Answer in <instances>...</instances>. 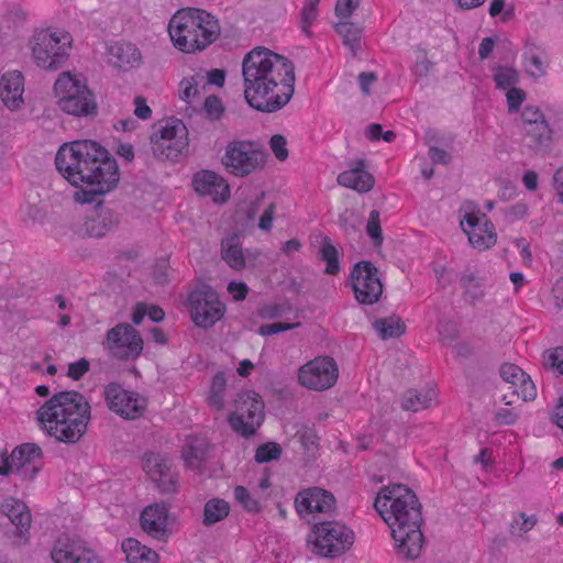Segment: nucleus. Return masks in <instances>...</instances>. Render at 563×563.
<instances>
[{"label": "nucleus", "instance_id": "nucleus-38", "mask_svg": "<svg viewBox=\"0 0 563 563\" xmlns=\"http://www.w3.org/2000/svg\"><path fill=\"white\" fill-rule=\"evenodd\" d=\"M435 397L432 389H409L402 396L401 407L409 411H419L430 406Z\"/></svg>", "mask_w": 563, "mask_h": 563}, {"label": "nucleus", "instance_id": "nucleus-25", "mask_svg": "<svg viewBox=\"0 0 563 563\" xmlns=\"http://www.w3.org/2000/svg\"><path fill=\"white\" fill-rule=\"evenodd\" d=\"M169 517L168 504L155 503L141 512L140 525L144 532L157 540H165L167 538Z\"/></svg>", "mask_w": 563, "mask_h": 563}, {"label": "nucleus", "instance_id": "nucleus-27", "mask_svg": "<svg viewBox=\"0 0 563 563\" xmlns=\"http://www.w3.org/2000/svg\"><path fill=\"white\" fill-rule=\"evenodd\" d=\"M107 53L109 63L122 71L136 69L142 64L141 51L130 42H114L107 47Z\"/></svg>", "mask_w": 563, "mask_h": 563}, {"label": "nucleus", "instance_id": "nucleus-11", "mask_svg": "<svg viewBox=\"0 0 563 563\" xmlns=\"http://www.w3.org/2000/svg\"><path fill=\"white\" fill-rule=\"evenodd\" d=\"M264 402L253 390H244L236 395L235 410L228 417L231 428L244 438H250L264 420Z\"/></svg>", "mask_w": 563, "mask_h": 563}, {"label": "nucleus", "instance_id": "nucleus-59", "mask_svg": "<svg viewBox=\"0 0 563 563\" xmlns=\"http://www.w3.org/2000/svg\"><path fill=\"white\" fill-rule=\"evenodd\" d=\"M428 155L434 164L448 165L452 159L451 155L446 151L434 145H429Z\"/></svg>", "mask_w": 563, "mask_h": 563}, {"label": "nucleus", "instance_id": "nucleus-51", "mask_svg": "<svg viewBox=\"0 0 563 563\" xmlns=\"http://www.w3.org/2000/svg\"><path fill=\"white\" fill-rule=\"evenodd\" d=\"M197 86L198 84L194 77L191 79H183L179 84V98L187 103L197 101V97L200 93Z\"/></svg>", "mask_w": 563, "mask_h": 563}, {"label": "nucleus", "instance_id": "nucleus-63", "mask_svg": "<svg viewBox=\"0 0 563 563\" xmlns=\"http://www.w3.org/2000/svg\"><path fill=\"white\" fill-rule=\"evenodd\" d=\"M274 212H275V205L274 203H269L265 208V210H264V212L261 216L260 221H258V228L262 231H269L272 229L273 219H274Z\"/></svg>", "mask_w": 563, "mask_h": 563}, {"label": "nucleus", "instance_id": "nucleus-3", "mask_svg": "<svg viewBox=\"0 0 563 563\" xmlns=\"http://www.w3.org/2000/svg\"><path fill=\"white\" fill-rule=\"evenodd\" d=\"M87 398L75 390L59 391L36 411L42 429L58 442L77 443L91 418Z\"/></svg>", "mask_w": 563, "mask_h": 563}, {"label": "nucleus", "instance_id": "nucleus-29", "mask_svg": "<svg viewBox=\"0 0 563 563\" xmlns=\"http://www.w3.org/2000/svg\"><path fill=\"white\" fill-rule=\"evenodd\" d=\"M119 223L118 214L109 208H98L82 224V234L89 238H102Z\"/></svg>", "mask_w": 563, "mask_h": 563}, {"label": "nucleus", "instance_id": "nucleus-17", "mask_svg": "<svg viewBox=\"0 0 563 563\" xmlns=\"http://www.w3.org/2000/svg\"><path fill=\"white\" fill-rule=\"evenodd\" d=\"M339 368L330 356L317 357L302 365L298 372L299 383L312 390H325L338 380Z\"/></svg>", "mask_w": 563, "mask_h": 563}, {"label": "nucleus", "instance_id": "nucleus-31", "mask_svg": "<svg viewBox=\"0 0 563 563\" xmlns=\"http://www.w3.org/2000/svg\"><path fill=\"white\" fill-rule=\"evenodd\" d=\"M24 77L22 73L14 70L3 74L0 80V99L8 106L10 102L14 106L24 103Z\"/></svg>", "mask_w": 563, "mask_h": 563}, {"label": "nucleus", "instance_id": "nucleus-43", "mask_svg": "<svg viewBox=\"0 0 563 563\" xmlns=\"http://www.w3.org/2000/svg\"><path fill=\"white\" fill-rule=\"evenodd\" d=\"M263 199L264 192H261L255 197V199L240 206L235 212L236 221H241L245 225L253 222L260 212Z\"/></svg>", "mask_w": 563, "mask_h": 563}, {"label": "nucleus", "instance_id": "nucleus-1", "mask_svg": "<svg viewBox=\"0 0 563 563\" xmlns=\"http://www.w3.org/2000/svg\"><path fill=\"white\" fill-rule=\"evenodd\" d=\"M59 174L74 187L75 201L93 203L113 190L120 178L117 161L109 152L91 140H76L64 143L55 156Z\"/></svg>", "mask_w": 563, "mask_h": 563}, {"label": "nucleus", "instance_id": "nucleus-18", "mask_svg": "<svg viewBox=\"0 0 563 563\" xmlns=\"http://www.w3.org/2000/svg\"><path fill=\"white\" fill-rule=\"evenodd\" d=\"M108 347L119 360H135L143 351L140 333L129 323H119L107 332Z\"/></svg>", "mask_w": 563, "mask_h": 563}, {"label": "nucleus", "instance_id": "nucleus-24", "mask_svg": "<svg viewBox=\"0 0 563 563\" xmlns=\"http://www.w3.org/2000/svg\"><path fill=\"white\" fill-rule=\"evenodd\" d=\"M295 506L298 514H330L335 508V498L332 493L311 487L297 494Z\"/></svg>", "mask_w": 563, "mask_h": 563}, {"label": "nucleus", "instance_id": "nucleus-39", "mask_svg": "<svg viewBox=\"0 0 563 563\" xmlns=\"http://www.w3.org/2000/svg\"><path fill=\"white\" fill-rule=\"evenodd\" d=\"M335 31L342 37L343 44L351 49L353 55H356L363 29L349 20H340L335 24Z\"/></svg>", "mask_w": 563, "mask_h": 563}, {"label": "nucleus", "instance_id": "nucleus-35", "mask_svg": "<svg viewBox=\"0 0 563 563\" xmlns=\"http://www.w3.org/2000/svg\"><path fill=\"white\" fill-rule=\"evenodd\" d=\"M122 550L126 560L131 563H157L158 555L155 551L141 544L134 538H128L122 542Z\"/></svg>", "mask_w": 563, "mask_h": 563}, {"label": "nucleus", "instance_id": "nucleus-21", "mask_svg": "<svg viewBox=\"0 0 563 563\" xmlns=\"http://www.w3.org/2000/svg\"><path fill=\"white\" fill-rule=\"evenodd\" d=\"M54 563H101L98 555L79 539L59 538L51 553Z\"/></svg>", "mask_w": 563, "mask_h": 563}, {"label": "nucleus", "instance_id": "nucleus-15", "mask_svg": "<svg viewBox=\"0 0 563 563\" xmlns=\"http://www.w3.org/2000/svg\"><path fill=\"white\" fill-rule=\"evenodd\" d=\"M200 22L205 21L195 18L194 8L177 11L168 24V33L175 47L184 53L200 52L201 46L195 33V29L201 26Z\"/></svg>", "mask_w": 563, "mask_h": 563}, {"label": "nucleus", "instance_id": "nucleus-60", "mask_svg": "<svg viewBox=\"0 0 563 563\" xmlns=\"http://www.w3.org/2000/svg\"><path fill=\"white\" fill-rule=\"evenodd\" d=\"M63 110L75 119L92 120L97 115V108H63Z\"/></svg>", "mask_w": 563, "mask_h": 563}, {"label": "nucleus", "instance_id": "nucleus-23", "mask_svg": "<svg viewBox=\"0 0 563 563\" xmlns=\"http://www.w3.org/2000/svg\"><path fill=\"white\" fill-rule=\"evenodd\" d=\"M192 187L200 196H209L217 203L230 198L228 181L213 170L202 169L194 175Z\"/></svg>", "mask_w": 563, "mask_h": 563}, {"label": "nucleus", "instance_id": "nucleus-42", "mask_svg": "<svg viewBox=\"0 0 563 563\" xmlns=\"http://www.w3.org/2000/svg\"><path fill=\"white\" fill-rule=\"evenodd\" d=\"M227 388V379L222 372L217 373L210 385L207 402L217 411H221L224 407V391Z\"/></svg>", "mask_w": 563, "mask_h": 563}, {"label": "nucleus", "instance_id": "nucleus-28", "mask_svg": "<svg viewBox=\"0 0 563 563\" xmlns=\"http://www.w3.org/2000/svg\"><path fill=\"white\" fill-rule=\"evenodd\" d=\"M339 185L358 192H368L375 185L374 176L365 169L363 159L356 161L350 169L338 175Z\"/></svg>", "mask_w": 563, "mask_h": 563}, {"label": "nucleus", "instance_id": "nucleus-20", "mask_svg": "<svg viewBox=\"0 0 563 563\" xmlns=\"http://www.w3.org/2000/svg\"><path fill=\"white\" fill-rule=\"evenodd\" d=\"M461 228L468 242L478 250H487L496 244L497 234L492 221L481 212L466 213L461 221Z\"/></svg>", "mask_w": 563, "mask_h": 563}, {"label": "nucleus", "instance_id": "nucleus-14", "mask_svg": "<svg viewBox=\"0 0 563 563\" xmlns=\"http://www.w3.org/2000/svg\"><path fill=\"white\" fill-rule=\"evenodd\" d=\"M2 457L1 476L14 473L21 481H33L40 472V466L35 464V461L41 460L42 449L35 443H23L14 448L10 456L2 453Z\"/></svg>", "mask_w": 563, "mask_h": 563}, {"label": "nucleus", "instance_id": "nucleus-61", "mask_svg": "<svg viewBox=\"0 0 563 563\" xmlns=\"http://www.w3.org/2000/svg\"><path fill=\"white\" fill-rule=\"evenodd\" d=\"M224 109L225 108H194L197 114L211 122L220 120L224 114Z\"/></svg>", "mask_w": 563, "mask_h": 563}, {"label": "nucleus", "instance_id": "nucleus-52", "mask_svg": "<svg viewBox=\"0 0 563 563\" xmlns=\"http://www.w3.org/2000/svg\"><path fill=\"white\" fill-rule=\"evenodd\" d=\"M234 497L247 511L258 512L261 510L260 503L251 496L245 487L236 486L234 488Z\"/></svg>", "mask_w": 563, "mask_h": 563}, {"label": "nucleus", "instance_id": "nucleus-2", "mask_svg": "<svg viewBox=\"0 0 563 563\" xmlns=\"http://www.w3.org/2000/svg\"><path fill=\"white\" fill-rule=\"evenodd\" d=\"M374 507L391 530L396 554L404 560L417 559L424 538L421 532V504L407 486L395 484L380 489Z\"/></svg>", "mask_w": 563, "mask_h": 563}, {"label": "nucleus", "instance_id": "nucleus-48", "mask_svg": "<svg viewBox=\"0 0 563 563\" xmlns=\"http://www.w3.org/2000/svg\"><path fill=\"white\" fill-rule=\"evenodd\" d=\"M291 311V305L288 301L272 302L262 306L257 313L262 319H277Z\"/></svg>", "mask_w": 563, "mask_h": 563}, {"label": "nucleus", "instance_id": "nucleus-58", "mask_svg": "<svg viewBox=\"0 0 563 563\" xmlns=\"http://www.w3.org/2000/svg\"><path fill=\"white\" fill-rule=\"evenodd\" d=\"M296 437L299 438V441L305 446L306 450H310L318 444V437L314 430L310 428H302L297 433Z\"/></svg>", "mask_w": 563, "mask_h": 563}, {"label": "nucleus", "instance_id": "nucleus-54", "mask_svg": "<svg viewBox=\"0 0 563 563\" xmlns=\"http://www.w3.org/2000/svg\"><path fill=\"white\" fill-rule=\"evenodd\" d=\"M299 325H300V322H296V323H282V322L268 323V324H262L258 328L257 332L262 336H268V335H272V334H277V333H280V332H285V331H288V330L296 329Z\"/></svg>", "mask_w": 563, "mask_h": 563}, {"label": "nucleus", "instance_id": "nucleus-22", "mask_svg": "<svg viewBox=\"0 0 563 563\" xmlns=\"http://www.w3.org/2000/svg\"><path fill=\"white\" fill-rule=\"evenodd\" d=\"M144 471L162 494H175L177 492V475L172 472L167 459L156 453L145 454Z\"/></svg>", "mask_w": 563, "mask_h": 563}, {"label": "nucleus", "instance_id": "nucleus-55", "mask_svg": "<svg viewBox=\"0 0 563 563\" xmlns=\"http://www.w3.org/2000/svg\"><path fill=\"white\" fill-rule=\"evenodd\" d=\"M360 0H338L335 4V14L341 20H349L353 12L357 9Z\"/></svg>", "mask_w": 563, "mask_h": 563}, {"label": "nucleus", "instance_id": "nucleus-10", "mask_svg": "<svg viewBox=\"0 0 563 563\" xmlns=\"http://www.w3.org/2000/svg\"><path fill=\"white\" fill-rule=\"evenodd\" d=\"M510 113L520 114V129L525 145L536 155L551 151L552 130L540 108H508Z\"/></svg>", "mask_w": 563, "mask_h": 563}, {"label": "nucleus", "instance_id": "nucleus-7", "mask_svg": "<svg viewBox=\"0 0 563 563\" xmlns=\"http://www.w3.org/2000/svg\"><path fill=\"white\" fill-rule=\"evenodd\" d=\"M268 154L256 143L243 140H233L225 146L221 164L225 170L240 178L261 170L267 163Z\"/></svg>", "mask_w": 563, "mask_h": 563}, {"label": "nucleus", "instance_id": "nucleus-19", "mask_svg": "<svg viewBox=\"0 0 563 563\" xmlns=\"http://www.w3.org/2000/svg\"><path fill=\"white\" fill-rule=\"evenodd\" d=\"M54 95L59 102L73 103V106H97L86 80L70 71H64L58 76L54 84Z\"/></svg>", "mask_w": 563, "mask_h": 563}, {"label": "nucleus", "instance_id": "nucleus-12", "mask_svg": "<svg viewBox=\"0 0 563 563\" xmlns=\"http://www.w3.org/2000/svg\"><path fill=\"white\" fill-rule=\"evenodd\" d=\"M349 279L358 303L372 306L379 301L384 285L378 268L371 261L356 262L350 272Z\"/></svg>", "mask_w": 563, "mask_h": 563}, {"label": "nucleus", "instance_id": "nucleus-50", "mask_svg": "<svg viewBox=\"0 0 563 563\" xmlns=\"http://www.w3.org/2000/svg\"><path fill=\"white\" fill-rule=\"evenodd\" d=\"M366 233L373 240L375 245H380L383 243L379 212L377 210H372L369 212L368 221L366 224Z\"/></svg>", "mask_w": 563, "mask_h": 563}, {"label": "nucleus", "instance_id": "nucleus-9", "mask_svg": "<svg viewBox=\"0 0 563 563\" xmlns=\"http://www.w3.org/2000/svg\"><path fill=\"white\" fill-rule=\"evenodd\" d=\"M308 542L312 552L324 558H336L349 550L354 542V532L339 521H323L314 526Z\"/></svg>", "mask_w": 563, "mask_h": 563}, {"label": "nucleus", "instance_id": "nucleus-13", "mask_svg": "<svg viewBox=\"0 0 563 563\" xmlns=\"http://www.w3.org/2000/svg\"><path fill=\"white\" fill-rule=\"evenodd\" d=\"M188 303L192 322L202 329L213 327L225 313V306L217 291L207 285L190 291Z\"/></svg>", "mask_w": 563, "mask_h": 563}, {"label": "nucleus", "instance_id": "nucleus-56", "mask_svg": "<svg viewBox=\"0 0 563 563\" xmlns=\"http://www.w3.org/2000/svg\"><path fill=\"white\" fill-rule=\"evenodd\" d=\"M90 369V363L87 358H80L68 365L67 375L74 380H79Z\"/></svg>", "mask_w": 563, "mask_h": 563}, {"label": "nucleus", "instance_id": "nucleus-49", "mask_svg": "<svg viewBox=\"0 0 563 563\" xmlns=\"http://www.w3.org/2000/svg\"><path fill=\"white\" fill-rule=\"evenodd\" d=\"M542 364L548 369H555L560 374L563 371V347L548 350L542 355Z\"/></svg>", "mask_w": 563, "mask_h": 563}, {"label": "nucleus", "instance_id": "nucleus-34", "mask_svg": "<svg viewBox=\"0 0 563 563\" xmlns=\"http://www.w3.org/2000/svg\"><path fill=\"white\" fill-rule=\"evenodd\" d=\"M195 18L203 20L200 22L201 26L195 29V33L198 35V42L203 51L207 46L212 44L220 35V25L218 20L209 12L200 9H194Z\"/></svg>", "mask_w": 563, "mask_h": 563}, {"label": "nucleus", "instance_id": "nucleus-37", "mask_svg": "<svg viewBox=\"0 0 563 563\" xmlns=\"http://www.w3.org/2000/svg\"><path fill=\"white\" fill-rule=\"evenodd\" d=\"M373 329L382 340L395 339L406 332V324L398 316L376 319L373 322Z\"/></svg>", "mask_w": 563, "mask_h": 563}, {"label": "nucleus", "instance_id": "nucleus-36", "mask_svg": "<svg viewBox=\"0 0 563 563\" xmlns=\"http://www.w3.org/2000/svg\"><path fill=\"white\" fill-rule=\"evenodd\" d=\"M222 260L235 271H240L245 266V257L240 245L238 235L227 236L221 242Z\"/></svg>", "mask_w": 563, "mask_h": 563}, {"label": "nucleus", "instance_id": "nucleus-8", "mask_svg": "<svg viewBox=\"0 0 563 563\" xmlns=\"http://www.w3.org/2000/svg\"><path fill=\"white\" fill-rule=\"evenodd\" d=\"M295 67L284 63V75L268 84L265 79L255 80L253 91L244 87V98L249 106H286L294 95Z\"/></svg>", "mask_w": 563, "mask_h": 563}, {"label": "nucleus", "instance_id": "nucleus-64", "mask_svg": "<svg viewBox=\"0 0 563 563\" xmlns=\"http://www.w3.org/2000/svg\"><path fill=\"white\" fill-rule=\"evenodd\" d=\"M506 97L508 106H520L526 99V92L516 87L507 88Z\"/></svg>", "mask_w": 563, "mask_h": 563}, {"label": "nucleus", "instance_id": "nucleus-44", "mask_svg": "<svg viewBox=\"0 0 563 563\" xmlns=\"http://www.w3.org/2000/svg\"><path fill=\"white\" fill-rule=\"evenodd\" d=\"M537 522L538 518L536 515L527 516L522 511L517 512L509 525V533L511 536L520 537L522 533L532 530Z\"/></svg>", "mask_w": 563, "mask_h": 563}, {"label": "nucleus", "instance_id": "nucleus-45", "mask_svg": "<svg viewBox=\"0 0 563 563\" xmlns=\"http://www.w3.org/2000/svg\"><path fill=\"white\" fill-rule=\"evenodd\" d=\"M320 0H305L300 11V27L301 31L311 36L310 25L318 16V4Z\"/></svg>", "mask_w": 563, "mask_h": 563}, {"label": "nucleus", "instance_id": "nucleus-46", "mask_svg": "<svg viewBox=\"0 0 563 563\" xmlns=\"http://www.w3.org/2000/svg\"><path fill=\"white\" fill-rule=\"evenodd\" d=\"M494 80L498 88L507 89L519 81V73L512 67L499 66L495 70Z\"/></svg>", "mask_w": 563, "mask_h": 563}, {"label": "nucleus", "instance_id": "nucleus-41", "mask_svg": "<svg viewBox=\"0 0 563 563\" xmlns=\"http://www.w3.org/2000/svg\"><path fill=\"white\" fill-rule=\"evenodd\" d=\"M318 257L320 261L327 263L324 268L325 274L336 275L340 272L339 251L329 236L322 238Z\"/></svg>", "mask_w": 563, "mask_h": 563}, {"label": "nucleus", "instance_id": "nucleus-57", "mask_svg": "<svg viewBox=\"0 0 563 563\" xmlns=\"http://www.w3.org/2000/svg\"><path fill=\"white\" fill-rule=\"evenodd\" d=\"M518 416V412L512 408H500L495 412L494 420L498 426L514 424Z\"/></svg>", "mask_w": 563, "mask_h": 563}, {"label": "nucleus", "instance_id": "nucleus-16", "mask_svg": "<svg viewBox=\"0 0 563 563\" xmlns=\"http://www.w3.org/2000/svg\"><path fill=\"white\" fill-rule=\"evenodd\" d=\"M103 395L108 408L126 420L140 418L147 406L146 398L135 391L124 389L118 383L108 384Z\"/></svg>", "mask_w": 563, "mask_h": 563}, {"label": "nucleus", "instance_id": "nucleus-26", "mask_svg": "<svg viewBox=\"0 0 563 563\" xmlns=\"http://www.w3.org/2000/svg\"><path fill=\"white\" fill-rule=\"evenodd\" d=\"M500 376L505 383L509 384L511 396H517L523 401L533 400L537 396V389L530 376L519 366L505 363L500 367Z\"/></svg>", "mask_w": 563, "mask_h": 563}, {"label": "nucleus", "instance_id": "nucleus-33", "mask_svg": "<svg viewBox=\"0 0 563 563\" xmlns=\"http://www.w3.org/2000/svg\"><path fill=\"white\" fill-rule=\"evenodd\" d=\"M460 284L463 289V298L474 306L485 297L484 278L477 276L471 268H465L460 275Z\"/></svg>", "mask_w": 563, "mask_h": 563}, {"label": "nucleus", "instance_id": "nucleus-6", "mask_svg": "<svg viewBox=\"0 0 563 563\" xmlns=\"http://www.w3.org/2000/svg\"><path fill=\"white\" fill-rule=\"evenodd\" d=\"M284 63H292L287 57L257 46L249 52L242 62L243 86L253 91L255 80L265 79L268 84L283 78Z\"/></svg>", "mask_w": 563, "mask_h": 563}, {"label": "nucleus", "instance_id": "nucleus-62", "mask_svg": "<svg viewBox=\"0 0 563 563\" xmlns=\"http://www.w3.org/2000/svg\"><path fill=\"white\" fill-rule=\"evenodd\" d=\"M228 291L232 295L234 300L241 301L245 299L249 288L243 282H231L228 285Z\"/></svg>", "mask_w": 563, "mask_h": 563}, {"label": "nucleus", "instance_id": "nucleus-5", "mask_svg": "<svg viewBox=\"0 0 563 563\" xmlns=\"http://www.w3.org/2000/svg\"><path fill=\"white\" fill-rule=\"evenodd\" d=\"M71 36L63 30L42 29L31 41L35 63L48 70L60 68L69 56Z\"/></svg>", "mask_w": 563, "mask_h": 563}, {"label": "nucleus", "instance_id": "nucleus-32", "mask_svg": "<svg viewBox=\"0 0 563 563\" xmlns=\"http://www.w3.org/2000/svg\"><path fill=\"white\" fill-rule=\"evenodd\" d=\"M543 55H545L544 49L533 38L525 41L522 53L525 69L534 79H539L547 74L545 65L542 60Z\"/></svg>", "mask_w": 563, "mask_h": 563}, {"label": "nucleus", "instance_id": "nucleus-40", "mask_svg": "<svg viewBox=\"0 0 563 563\" xmlns=\"http://www.w3.org/2000/svg\"><path fill=\"white\" fill-rule=\"evenodd\" d=\"M230 505L221 498H212L205 504L202 523L210 527L228 517Z\"/></svg>", "mask_w": 563, "mask_h": 563}, {"label": "nucleus", "instance_id": "nucleus-4", "mask_svg": "<svg viewBox=\"0 0 563 563\" xmlns=\"http://www.w3.org/2000/svg\"><path fill=\"white\" fill-rule=\"evenodd\" d=\"M150 144L156 159L179 162L189 152L188 129L180 119L164 118L152 125Z\"/></svg>", "mask_w": 563, "mask_h": 563}, {"label": "nucleus", "instance_id": "nucleus-47", "mask_svg": "<svg viewBox=\"0 0 563 563\" xmlns=\"http://www.w3.org/2000/svg\"><path fill=\"white\" fill-rule=\"evenodd\" d=\"M283 453L282 446L276 442H267L256 449L254 459L257 463H267L278 460Z\"/></svg>", "mask_w": 563, "mask_h": 563}, {"label": "nucleus", "instance_id": "nucleus-30", "mask_svg": "<svg viewBox=\"0 0 563 563\" xmlns=\"http://www.w3.org/2000/svg\"><path fill=\"white\" fill-rule=\"evenodd\" d=\"M0 510L16 527L20 536L29 532L32 516L23 501L14 497L5 498L0 506Z\"/></svg>", "mask_w": 563, "mask_h": 563}, {"label": "nucleus", "instance_id": "nucleus-53", "mask_svg": "<svg viewBox=\"0 0 563 563\" xmlns=\"http://www.w3.org/2000/svg\"><path fill=\"white\" fill-rule=\"evenodd\" d=\"M269 147L278 161L284 162L288 158L289 152L285 136L280 134L273 135L269 140Z\"/></svg>", "mask_w": 563, "mask_h": 563}]
</instances>
